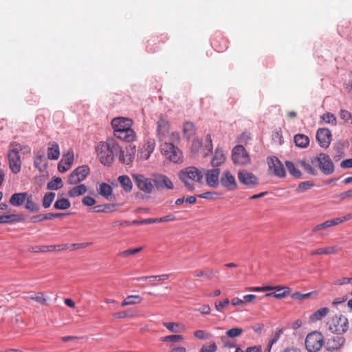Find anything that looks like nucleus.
Instances as JSON below:
<instances>
[{"instance_id":"obj_63","label":"nucleus","mask_w":352,"mask_h":352,"mask_svg":"<svg viewBox=\"0 0 352 352\" xmlns=\"http://www.w3.org/2000/svg\"><path fill=\"white\" fill-rule=\"evenodd\" d=\"M82 202L85 206H92L95 205L96 201L91 197L85 196L83 197Z\"/></svg>"},{"instance_id":"obj_11","label":"nucleus","mask_w":352,"mask_h":352,"mask_svg":"<svg viewBox=\"0 0 352 352\" xmlns=\"http://www.w3.org/2000/svg\"><path fill=\"white\" fill-rule=\"evenodd\" d=\"M351 219H352V213L347 214L346 215H345L342 217H337V218L329 219L322 223H320V224L314 226L311 229V232L317 233L320 230H324L329 228L338 226L342 223L349 221Z\"/></svg>"},{"instance_id":"obj_58","label":"nucleus","mask_w":352,"mask_h":352,"mask_svg":"<svg viewBox=\"0 0 352 352\" xmlns=\"http://www.w3.org/2000/svg\"><path fill=\"white\" fill-rule=\"evenodd\" d=\"M193 334L196 338L200 340H208L212 337V334L203 330H197Z\"/></svg>"},{"instance_id":"obj_6","label":"nucleus","mask_w":352,"mask_h":352,"mask_svg":"<svg viewBox=\"0 0 352 352\" xmlns=\"http://www.w3.org/2000/svg\"><path fill=\"white\" fill-rule=\"evenodd\" d=\"M329 329L333 333L342 334L349 329L348 319L342 316H335L332 317L327 323Z\"/></svg>"},{"instance_id":"obj_28","label":"nucleus","mask_w":352,"mask_h":352,"mask_svg":"<svg viewBox=\"0 0 352 352\" xmlns=\"http://www.w3.org/2000/svg\"><path fill=\"white\" fill-rule=\"evenodd\" d=\"M138 310L135 309H128L113 314V317L116 319L134 318L138 316Z\"/></svg>"},{"instance_id":"obj_54","label":"nucleus","mask_w":352,"mask_h":352,"mask_svg":"<svg viewBox=\"0 0 352 352\" xmlns=\"http://www.w3.org/2000/svg\"><path fill=\"white\" fill-rule=\"evenodd\" d=\"M339 116L344 122L352 124V113L351 112L345 109H341Z\"/></svg>"},{"instance_id":"obj_32","label":"nucleus","mask_w":352,"mask_h":352,"mask_svg":"<svg viewBox=\"0 0 352 352\" xmlns=\"http://www.w3.org/2000/svg\"><path fill=\"white\" fill-rule=\"evenodd\" d=\"M47 148V157L50 160H58L60 156L59 146L56 142H50Z\"/></svg>"},{"instance_id":"obj_56","label":"nucleus","mask_w":352,"mask_h":352,"mask_svg":"<svg viewBox=\"0 0 352 352\" xmlns=\"http://www.w3.org/2000/svg\"><path fill=\"white\" fill-rule=\"evenodd\" d=\"M184 339L182 335H170L161 338L160 340L162 342H179Z\"/></svg>"},{"instance_id":"obj_30","label":"nucleus","mask_w":352,"mask_h":352,"mask_svg":"<svg viewBox=\"0 0 352 352\" xmlns=\"http://www.w3.org/2000/svg\"><path fill=\"white\" fill-rule=\"evenodd\" d=\"M28 192H19L13 194L9 200V203L13 206H21L25 201Z\"/></svg>"},{"instance_id":"obj_31","label":"nucleus","mask_w":352,"mask_h":352,"mask_svg":"<svg viewBox=\"0 0 352 352\" xmlns=\"http://www.w3.org/2000/svg\"><path fill=\"white\" fill-rule=\"evenodd\" d=\"M30 294H32L30 296H24L23 299L26 302H29V300H34L41 305H46L47 302V298L45 297L44 293L43 292H38V293H33L30 292Z\"/></svg>"},{"instance_id":"obj_43","label":"nucleus","mask_w":352,"mask_h":352,"mask_svg":"<svg viewBox=\"0 0 352 352\" xmlns=\"http://www.w3.org/2000/svg\"><path fill=\"white\" fill-rule=\"evenodd\" d=\"M25 208L30 212H36L40 209L39 205L34 202L31 195L27 196Z\"/></svg>"},{"instance_id":"obj_26","label":"nucleus","mask_w":352,"mask_h":352,"mask_svg":"<svg viewBox=\"0 0 352 352\" xmlns=\"http://www.w3.org/2000/svg\"><path fill=\"white\" fill-rule=\"evenodd\" d=\"M275 292L268 293L265 295V297H274L278 299H281L288 296L290 293V288L287 287H275Z\"/></svg>"},{"instance_id":"obj_7","label":"nucleus","mask_w":352,"mask_h":352,"mask_svg":"<svg viewBox=\"0 0 352 352\" xmlns=\"http://www.w3.org/2000/svg\"><path fill=\"white\" fill-rule=\"evenodd\" d=\"M313 165L318 166L324 175H331L334 171V165L330 157L325 153H320L316 157L311 159Z\"/></svg>"},{"instance_id":"obj_24","label":"nucleus","mask_w":352,"mask_h":352,"mask_svg":"<svg viewBox=\"0 0 352 352\" xmlns=\"http://www.w3.org/2000/svg\"><path fill=\"white\" fill-rule=\"evenodd\" d=\"M155 147V142L154 140H148L146 143L142 146L140 151V157L141 159L146 160L149 158L151 153L153 152Z\"/></svg>"},{"instance_id":"obj_48","label":"nucleus","mask_w":352,"mask_h":352,"mask_svg":"<svg viewBox=\"0 0 352 352\" xmlns=\"http://www.w3.org/2000/svg\"><path fill=\"white\" fill-rule=\"evenodd\" d=\"M286 167L289 171V173L294 176V177L299 178L301 176L300 170L297 168L294 163L291 162H286L285 163Z\"/></svg>"},{"instance_id":"obj_42","label":"nucleus","mask_w":352,"mask_h":352,"mask_svg":"<svg viewBox=\"0 0 352 352\" xmlns=\"http://www.w3.org/2000/svg\"><path fill=\"white\" fill-rule=\"evenodd\" d=\"M212 45L218 52H222L228 48L227 41L222 37H220L219 40H214Z\"/></svg>"},{"instance_id":"obj_39","label":"nucleus","mask_w":352,"mask_h":352,"mask_svg":"<svg viewBox=\"0 0 352 352\" xmlns=\"http://www.w3.org/2000/svg\"><path fill=\"white\" fill-rule=\"evenodd\" d=\"M329 311V309L327 307L320 308L311 314L309 319L313 322H317L325 317L328 314Z\"/></svg>"},{"instance_id":"obj_49","label":"nucleus","mask_w":352,"mask_h":352,"mask_svg":"<svg viewBox=\"0 0 352 352\" xmlns=\"http://www.w3.org/2000/svg\"><path fill=\"white\" fill-rule=\"evenodd\" d=\"M56 194L54 192L46 193L43 199L42 206L45 208H48L55 198Z\"/></svg>"},{"instance_id":"obj_17","label":"nucleus","mask_w":352,"mask_h":352,"mask_svg":"<svg viewBox=\"0 0 352 352\" xmlns=\"http://www.w3.org/2000/svg\"><path fill=\"white\" fill-rule=\"evenodd\" d=\"M238 179L241 184L250 187L258 184V179L256 176L245 170L239 172Z\"/></svg>"},{"instance_id":"obj_62","label":"nucleus","mask_w":352,"mask_h":352,"mask_svg":"<svg viewBox=\"0 0 352 352\" xmlns=\"http://www.w3.org/2000/svg\"><path fill=\"white\" fill-rule=\"evenodd\" d=\"M170 274H164L161 275L149 276V281H164L168 279Z\"/></svg>"},{"instance_id":"obj_61","label":"nucleus","mask_w":352,"mask_h":352,"mask_svg":"<svg viewBox=\"0 0 352 352\" xmlns=\"http://www.w3.org/2000/svg\"><path fill=\"white\" fill-rule=\"evenodd\" d=\"M300 164L302 168L307 171V173L311 174V175H316V168H313L311 164L309 163H307L305 161H300Z\"/></svg>"},{"instance_id":"obj_52","label":"nucleus","mask_w":352,"mask_h":352,"mask_svg":"<svg viewBox=\"0 0 352 352\" xmlns=\"http://www.w3.org/2000/svg\"><path fill=\"white\" fill-rule=\"evenodd\" d=\"M321 118L322 119V120H324L325 122H327L328 124H331L333 126H336L337 124L336 118L333 113H324L321 116Z\"/></svg>"},{"instance_id":"obj_40","label":"nucleus","mask_w":352,"mask_h":352,"mask_svg":"<svg viewBox=\"0 0 352 352\" xmlns=\"http://www.w3.org/2000/svg\"><path fill=\"white\" fill-rule=\"evenodd\" d=\"M294 142L298 147L306 148L309 144V139L305 135L297 134L294 136Z\"/></svg>"},{"instance_id":"obj_27","label":"nucleus","mask_w":352,"mask_h":352,"mask_svg":"<svg viewBox=\"0 0 352 352\" xmlns=\"http://www.w3.org/2000/svg\"><path fill=\"white\" fill-rule=\"evenodd\" d=\"M34 166L39 171H43L47 168L46 159L42 153L37 152L35 153Z\"/></svg>"},{"instance_id":"obj_5","label":"nucleus","mask_w":352,"mask_h":352,"mask_svg":"<svg viewBox=\"0 0 352 352\" xmlns=\"http://www.w3.org/2000/svg\"><path fill=\"white\" fill-rule=\"evenodd\" d=\"M305 344L309 352H318L324 345V336L319 331H312L307 334Z\"/></svg>"},{"instance_id":"obj_34","label":"nucleus","mask_w":352,"mask_h":352,"mask_svg":"<svg viewBox=\"0 0 352 352\" xmlns=\"http://www.w3.org/2000/svg\"><path fill=\"white\" fill-rule=\"evenodd\" d=\"M339 250V248L336 246H329L312 250L310 254L312 256L316 254H337Z\"/></svg>"},{"instance_id":"obj_3","label":"nucleus","mask_w":352,"mask_h":352,"mask_svg":"<svg viewBox=\"0 0 352 352\" xmlns=\"http://www.w3.org/2000/svg\"><path fill=\"white\" fill-rule=\"evenodd\" d=\"M178 176L184 186L192 190L195 188V183L202 180L204 173L196 167L189 166L180 170Z\"/></svg>"},{"instance_id":"obj_44","label":"nucleus","mask_w":352,"mask_h":352,"mask_svg":"<svg viewBox=\"0 0 352 352\" xmlns=\"http://www.w3.org/2000/svg\"><path fill=\"white\" fill-rule=\"evenodd\" d=\"M71 203L69 199L66 198L58 199L54 203V207L56 210H66L69 208Z\"/></svg>"},{"instance_id":"obj_59","label":"nucleus","mask_w":352,"mask_h":352,"mask_svg":"<svg viewBox=\"0 0 352 352\" xmlns=\"http://www.w3.org/2000/svg\"><path fill=\"white\" fill-rule=\"evenodd\" d=\"M167 140H168V143H173L175 145V144L178 143L180 140L179 133L176 131L170 132Z\"/></svg>"},{"instance_id":"obj_53","label":"nucleus","mask_w":352,"mask_h":352,"mask_svg":"<svg viewBox=\"0 0 352 352\" xmlns=\"http://www.w3.org/2000/svg\"><path fill=\"white\" fill-rule=\"evenodd\" d=\"M217 350V344L214 342H210L201 346L199 352H216Z\"/></svg>"},{"instance_id":"obj_13","label":"nucleus","mask_w":352,"mask_h":352,"mask_svg":"<svg viewBox=\"0 0 352 352\" xmlns=\"http://www.w3.org/2000/svg\"><path fill=\"white\" fill-rule=\"evenodd\" d=\"M269 173L278 177L285 176V170L281 162L276 157H270L267 159Z\"/></svg>"},{"instance_id":"obj_45","label":"nucleus","mask_w":352,"mask_h":352,"mask_svg":"<svg viewBox=\"0 0 352 352\" xmlns=\"http://www.w3.org/2000/svg\"><path fill=\"white\" fill-rule=\"evenodd\" d=\"M195 277H206L211 278L215 274L212 270H196L193 272Z\"/></svg>"},{"instance_id":"obj_46","label":"nucleus","mask_w":352,"mask_h":352,"mask_svg":"<svg viewBox=\"0 0 352 352\" xmlns=\"http://www.w3.org/2000/svg\"><path fill=\"white\" fill-rule=\"evenodd\" d=\"M183 133L187 138H190L195 133L194 124L190 122H186L183 126Z\"/></svg>"},{"instance_id":"obj_20","label":"nucleus","mask_w":352,"mask_h":352,"mask_svg":"<svg viewBox=\"0 0 352 352\" xmlns=\"http://www.w3.org/2000/svg\"><path fill=\"white\" fill-rule=\"evenodd\" d=\"M154 187L157 189H169L173 188L174 186L171 180L165 175L159 174L154 175L153 178Z\"/></svg>"},{"instance_id":"obj_25","label":"nucleus","mask_w":352,"mask_h":352,"mask_svg":"<svg viewBox=\"0 0 352 352\" xmlns=\"http://www.w3.org/2000/svg\"><path fill=\"white\" fill-rule=\"evenodd\" d=\"M115 137L124 142H131L135 140L136 135L134 131L129 128L122 132L115 133Z\"/></svg>"},{"instance_id":"obj_18","label":"nucleus","mask_w":352,"mask_h":352,"mask_svg":"<svg viewBox=\"0 0 352 352\" xmlns=\"http://www.w3.org/2000/svg\"><path fill=\"white\" fill-rule=\"evenodd\" d=\"M69 248L67 244L62 245H37L32 247L29 249L30 252H60L67 250Z\"/></svg>"},{"instance_id":"obj_41","label":"nucleus","mask_w":352,"mask_h":352,"mask_svg":"<svg viewBox=\"0 0 352 352\" xmlns=\"http://www.w3.org/2000/svg\"><path fill=\"white\" fill-rule=\"evenodd\" d=\"M98 191L99 195L108 199L112 194L113 189L109 184L102 183L100 184Z\"/></svg>"},{"instance_id":"obj_47","label":"nucleus","mask_w":352,"mask_h":352,"mask_svg":"<svg viewBox=\"0 0 352 352\" xmlns=\"http://www.w3.org/2000/svg\"><path fill=\"white\" fill-rule=\"evenodd\" d=\"M63 187V182L60 177H56L47 184L48 190H58Z\"/></svg>"},{"instance_id":"obj_12","label":"nucleus","mask_w":352,"mask_h":352,"mask_svg":"<svg viewBox=\"0 0 352 352\" xmlns=\"http://www.w3.org/2000/svg\"><path fill=\"white\" fill-rule=\"evenodd\" d=\"M170 134V123L167 118L161 116L157 122V137L160 142L167 140Z\"/></svg>"},{"instance_id":"obj_2","label":"nucleus","mask_w":352,"mask_h":352,"mask_svg":"<svg viewBox=\"0 0 352 352\" xmlns=\"http://www.w3.org/2000/svg\"><path fill=\"white\" fill-rule=\"evenodd\" d=\"M23 154H30L31 148L28 145L21 144L16 142H12L9 145L8 152V160L9 167L14 174H17L21 171V160L19 152Z\"/></svg>"},{"instance_id":"obj_64","label":"nucleus","mask_w":352,"mask_h":352,"mask_svg":"<svg viewBox=\"0 0 352 352\" xmlns=\"http://www.w3.org/2000/svg\"><path fill=\"white\" fill-rule=\"evenodd\" d=\"M196 311H199L203 315H208L211 312V308L208 305H204L199 308L197 309Z\"/></svg>"},{"instance_id":"obj_9","label":"nucleus","mask_w":352,"mask_h":352,"mask_svg":"<svg viewBox=\"0 0 352 352\" xmlns=\"http://www.w3.org/2000/svg\"><path fill=\"white\" fill-rule=\"evenodd\" d=\"M132 178L138 188L146 194H151L154 189L153 179L142 174H133Z\"/></svg>"},{"instance_id":"obj_35","label":"nucleus","mask_w":352,"mask_h":352,"mask_svg":"<svg viewBox=\"0 0 352 352\" xmlns=\"http://www.w3.org/2000/svg\"><path fill=\"white\" fill-rule=\"evenodd\" d=\"M118 180L125 192H129L132 190L133 184L129 176L121 175Z\"/></svg>"},{"instance_id":"obj_55","label":"nucleus","mask_w":352,"mask_h":352,"mask_svg":"<svg viewBox=\"0 0 352 352\" xmlns=\"http://www.w3.org/2000/svg\"><path fill=\"white\" fill-rule=\"evenodd\" d=\"M23 220V216L21 214H8L4 215V223L18 222Z\"/></svg>"},{"instance_id":"obj_23","label":"nucleus","mask_w":352,"mask_h":352,"mask_svg":"<svg viewBox=\"0 0 352 352\" xmlns=\"http://www.w3.org/2000/svg\"><path fill=\"white\" fill-rule=\"evenodd\" d=\"M74 162V153L73 152L68 151L66 154L63 156V158L60 161L58 165V169L61 173H65L68 170Z\"/></svg>"},{"instance_id":"obj_14","label":"nucleus","mask_w":352,"mask_h":352,"mask_svg":"<svg viewBox=\"0 0 352 352\" xmlns=\"http://www.w3.org/2000/svg\"><path fill=\"white\" fill-rule=\"evenodd\" d=\"M135 152L136 149L135 146L129 145L124 150L120 146V151L116 153L115 157L118 158L120 162L129 164L133 161Z\"/></svg>"},{"instance_id":"obj_19","label":"nucleus","mask_w":352,"mask_h":352,"mask_svg":"<svg viewBox=\"0 0 352 352\" xmlns=\"http://www.w3.org/2000/svg\"><path fill=\"white\" fill-rule=\"evenodd\" d=\"M111 125L115 133L122 132L131 127L132 120L126 118H116L111 121Z\"/></svg>"},{"instance_id":"obj_10","label":"nucleus","mask_w":352,"mask_h":352,"mask_svg":"<svg viewBox=\"0 0 352 352\" xmlns=\"http://www.w3.org/2000/svg\"><path fill=\"white\" fill-rule=\"evenodd\" d=\"M88 166H80L74 169L69 175L67 183L71 185L77 184L84 181L89 174Z\"/></svg>"},{"instance_id":"obj_15","label":"nucleus","mask_w":352,"mask_h":352,"mask_svg":"<svg viewBox=\"0 0 352 352\" xmlns=\"http://www.w3.org/2000/svg\"><path fill=\"white\" fill-rule=\"evenodd\" d=\"M220 182L222 186L229 191L236 190L238 186L235 177L229 170L222 173Z\"/></svg>"},{"instance_id":"obj_50","label":"nucleus","mask_w":352,"mask_h":352,"mask_svg":"<svg viewBox=\"0 0 352 352\" xmlns=\"http://www.w3.org/2000/svg\"><path fill=\"white\" fill-rule=\"evenodd\" d=\"M314 186L311 181H305L298 184L296 191L297 193H302L310 189Z\"/></svg>"},{"instance_id":"obj_33","label":"nucleus","mask_w":352,"mask_h":352,"mask_svg":"<svg viewBox=\"0 0 352 352\" xmlns=\"http://www.w3.org/2000/svg\"><path fill=\"white\" fill-rule=\"evenodd\" d=\"M117 209V205L113 204H100L94 206L91 212H109L116 211Z\"/></svg>"},{"instance_id":"obj_37","label":"nucleus","mask_w":352,"mask_h":352,"mask_svg":"<svg viewBox=\"0 0 352 352\" xmlns=\"http://www.w3.org/2000/svg\"><path fill=\"white\" fill-rule=\"evenodd\" d=\"M163 325L168 330L174 333L184 332L186 330L185 325L177 322H164Z\"/></svg>"},{"instance_id":"obj_51","label":"nucleus","mask_w":352,"mask_h":352,"mask_svg":"<svg viewBox=\"0 0 352 352\" xmlns=\"http://www.w3.org/2000/svg\"><path fill=\"white\" fill-rule=\"evenodd\" d=\"M142 250V248H136L133 249H129L122 252H120L118 254V256H120L122 258H127L130 256L134 255L137 253H139Z\"/></svg>"},{"instance_id":"obj_60","label":"nucleus","mask_w":352,"mask_h":352,"mask_svg":"<svg viewBox=\"0 0 352 352\" xmlns=\"http://www.w3.org/2000/svg\"><path fill=\"white\" fill-rule=\"evenodd\" d=\"M230 300L228 298H226L223 301H218L214 303V307L217 311H223V309L228 306Z\"/></svg>"},{"instance_id":"obj_57","label":"nucleus","mask_w":352,"mask_h":352,"mask_svg":"<svg viewBox=\"0 0 352 352\" xmlns=\"http://www.w3.org/2000/svg\"><path fill=\"white\" fill-rule=\"evenodd\" d=\"M243 329L239 327L232 328L226 332V334L229 338H236L240 336L243 333Z\"/></svg>"},{"instance_id":"obj_1","label":"nucleus","mask_w":352,"mask_h":352,"mask_svg":"<svg viewBox=\"0 0 352 352\" xmlns=\"http://www.w3.org/2000/svg\"><path fill=\"white\" fill-rule=\"evenodd\" d=\"M120 151V146L113 138L100 142L96 146V152L100 162L104 166H110L114 161L116 153Z\"/></svg>"},{"instance_id":"obj_4","label":"nucleus","mask_w":352,"mask_h":352,"mask_svg":"<svg viewBox=\"0 0 352 352\" xmlns=\"http://www.w3.org/2000/svg\"><path fill=\"white\" fill-rule=\"evenodd\" d=\"M160 147L161 153L169 161L173 163L182 162V152L173 143H168L167 141H165L160 144Z\"/></svg>"},{"instance_id":"obj_22","label":"nucleus","mask_w":352,"mask_h":352,"mask_svg":"<svg viewBox=\"0 0 352 352\" xmlns=\"http://www.w3.org/2000/svg\"><path fill=\"white\" fill-rule=\"evenodd\" d=\"M219 168L211 169L207 170L205 174L207 184L212 188H217L219 184Z\"/></svg>"},{"instance_id":"obj_21","label":"nucleus","mask_w":352,"mask_h":352,"mask_svg":"<svg viewBox=\"0 0 352 352\" xmlns=\"http://www.w3.org/2000/svg\"><path fill=\"white\" fill-rule=\"evenodd\" d=\"M338 335L339 334L333 336L327 340L326 343L324 344L327 350L329 351L338 350L344 344V338Z\"/></svg>"},{"instance_id":"obj_8","label":"nucleus","mask_w":352,"mask_h":352,"mask_svg":"<svg viewBox=\"0 0 352 352\" xmlns=\"http://www.w3.org/2000/svg\"><path fill=\"white\" fill-rule=\"evenodd\" d=\"M232 160L235 165L246 166L250 163V157L242 145L235 146L232 151Z\"/></svg>"},{"instance_id":"obj_16","label":"nucleus","mask_w":352,"mask_h":352,"mask_svg":"<svg viewBox=\"0 0 352 352\" xmlns=\"http://www.w3.org/2000/svg\"><path fill=\"white\" fill-rule=\"evenodd\" d=\"M316 140L321 147H329L331 141V131L327 128L318 129L316 133Z\"/></svg>"},{"instance_id":"obj_29","label":"nucleus","mask_w":352,"mask_h":352,"mask_svg":"<svg viewBox=\"0 0 352 352\" xmlns=\"http://www.w3.org/2000/svg\"><path fill=\"white\" fill-rule=\"evenodd\" d=\"M226 155L221 148H217L215 150L214 155L211 160V164L214 167H217L224 163Z\"/></svg>"},{"instance_id":"obj_38","label":"nucleus","mask_w":352,"mask_h":352,"mask_svg":"<svg viewBox=\"0 0 352 352\" xmlns=\"http://www.w3.org/2000/svg\"><path fill=\"white\" fill-rule=\"evenodd\" d=\"M87 190L85 184H80L73 187L69 192L68 195L71 197H76L84 195Z\"/></svg>"},{"instance_id":"obj_36","label":"nucleus","mask_w":352,"mask_h":352,"mask_svg":"<svg viewBox=\"0 0 352 352\" xmlns=\"http://www.w3.org/2000/svg\"><path fill=\"white\" fill-rule=\"evenodd\" d=\"M142 301V298L139 295H130L126 296L121 302L122 307L127 305H134L140 304Z\"/></svg>"}]
</instances>
